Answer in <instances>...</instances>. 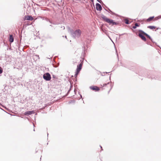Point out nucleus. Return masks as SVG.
I'll return each instance as SVG.
<instances>
[{
    "mask_svg": "<svg viewBox=\"0 0 161 161\" xmlns=\"http://www.w3.org/2000/svg\"><path fill=\"white\" fill-rule=\"evenodd\" d=\"M91 2H93V0H91Z\"/></svg>",
    "mask_w": 161,
    "mask_h": 161,
    "instance_id": "nucleus-17",
    "label": "nucleus"
},
{
    "mask_svg": "<svg viewBox=\"0 0 161 161\" xmlns=\"http://www.w3.org/2000/svg\"><path fill=\"white\" fill-rule=\"evenodd\" d=\"M33 18L30 15L25 16V20H33Z\"/></svg>",
    "mask_w": 161,
    "mask_h": 161,
    "instance_id": "nucleus-8",
    "label": "nucleus"
},
{
    "mask_svg": "<svg viewBox=\"0 0 161 161\" xmlns=\"http://www.w3.org/2000/svg\"><path fill=\"white\" fill-rule=\"evenodd\" d=\"M83 65V63H81L79 65H78L77 66V68L76 69V72L75 74V75L76 76H77L80 70L81 69L82 66Z\"/></svg>",
    "mask_w": 161,
    "mask_h": 161,
    "instance_id": "nucleus-3",
    "label": "nucleus"
},
{
    "mask_svg": "<svg viewBox=\"0 0 161 161\" xmlns=\"http://www.w3.org/2000/svg\"><path fill=\"white\" fill-rule=\"evenodd\" d=\"M90 88L91 90H92L95 91H98L100 90L99 87L96 86H92L90 87Z\"/></svg>",
    "mask_w": 161,
    "mask_h": 161,
    "instance_id": "nucleus-6",
    "label": "nucleus"
},
{
    "mask_svg": "<svg viewBox=\"0 0 161 161\" xmlns=\"http://www.w3.org/2000/svg\"><path fill=\"white\" fill-rule=\"evenodd\" d=\"M43 78L45 80L47 81L50 80L51 79V75L48 73L44 74L43 75Z\"/></svg>",
    "mask_w": 161,
    "mask_h": 161,
    "instance_id": "nucleus-4",
    "label": "nucleus"
},
{
    "mask_svg": "<svg viewBox=\"0 0 161 161\" xmlns=\"http://www.w3.org/2000/svg\"><path fill=\"white\" fill-rule=\"evenodd\" d=\"M132 28L134 29H136V27L134 25V26H133Z\"/></svg>",
    "mask_w": 161,
    "mask_h": 161,
    "instance_id": "nucleus-16",
    "label": "nucleus"
},
{
    "mask_svg": "<svg viewBox=\"0 0 161 161\" xmlns=\"http://www.w3.org/2000/svg\"><path fill=\"white\" fill-rule=\"evenodd\" d=\"M81 31L80 30L78 29L75 31L74 32V34L76 36L79 37L81 35Z\"/></svg>",
    "mask_w": 161,
    "mask_h": 161,
    "instance_id": "nucleus-5",
    "label": "nucleus"
},
{
    "mask_svg": "<svg viewBox=\"0 0 161 161\" xmlns=\"http://www.w3.org/2000/svg\"><path fill=\"white\" fill-rule=\"evenodd\" d=\"M135 25L136 27H138V26H139V25H138V24L137 23H136L135 24Z\"/></svg>",
    "mask_w": 161,
    "mask_h": 161,
    "instance_id": "nucleus-14",
    "label": "nucleus"
},
{
    "mask_svg": "<svg viewBox=\"0 0 161 161\" xmlns=\"http://www.w3.org/2000/svg\"><path fill=\"white\" fill-rule=\"evenodd\" d=\"M9 41L10 42H12L14 41V38L12 35H10L9 36Z\"/></svg>",
    "mask_w": 161,
    "mask_h": 161,
    "instance_id": "nucleus-12",
    "label": "nucleus"
},
{
    "mask_svg": "<svg viewBox=\"0 0 161 161\" xmlns=\"http://www.w3.org/2000/svg\"><path fill=\"white\" fill-rule=\"evenodd\" d=\"M125 23L126 24H129V21L128 20L126 21H125Z\"/></svg>",
    "mask_w": 161,
    "mask_h": 161,
    "instance_id": "nucleus-15",
    "label": "nucleus"
},
{
    "mask_svg": "<svg viewBox=\"0 0 161 161\" xmlns=\"http://www.w3.org/2000/svg\"><path fill=\"white\" fill-rule=\"evenodd\" d=\"M154 18V16L150 17L148 19H147L146 21V22H150V21H152Z\"/></svg>",
    "mask_w": 161,
    "mask_h": 161,
    "instance_id": "nucleus-11",
    "label": "nucleus"
},
{
    "mask_svg": "<svg viewBox=\"0 0 161 161\" xmlns=\"http://www.w3.org/2000/svg\"><path fill=\"white\" fill-rule=\"evenodd\" d=\"M3 72V70L1 67L0 66V74H2Z\"/></svg>",
    "mask_w": 161,
    "mask_h": 161,
    "instance_id": "nucleus-13",
    "label": "nucleus"
},
{
    "mask_svg": "<svg viewBox=\"0 0 161 161\" xmlns=\"http://www.w3.org/2000/svg\"><path fill=\"white\" fill-rule=\"evenodd\" d=\"M35 112L34 111H27L26 112H25L24 113V114L25 115H31L32 114H34Z\"/></svg>",
    "mask_w": 161,
    "mask_h": 161,
    "instance_id": "nucleus-10",
    "label": "nucleus"
},
{
    "mask_svg": "<svg viewBox=\"0 0 161 161\" xmlns=\"http://www.w3.org/2000/svg\"><path fill=\"white\" fill-rule=\"evenodd\" d=\"M102 18L104 21L108 23L110 25H117V23L114 22L113 20L110 19L105 16H103Z\"/></svg>",
    "mask_w": 161,
    "mask_h": 161,
    "instance_id": "nucleus-2",
    "label": "nucleus"
},
{
    "mask_svg": "<svg viewBox=\"0 0 161 161\" xmlns=\"http://www.w3.org/2000/svg\"><path fill=\"white\" fill-rule=\"evenodd\" d=\"M96 9L98 11H101L102 10V8L100 5L99 3H97L96 5Z\"/></svg>",
    "mask_w": 161,
    "mask_h": 161,
    "instance_id": "nucleus-9",
    "label": "nucleus"
},
{
    "mask_svg": "<svg viewBox=\"0 0 161 161\" xmlns=\"http://www.w3.org/2000/svg\"><path fill=\"white\" fill-rule=\"evenodd\" d=\"M144 36H146L147 38L150 39L151 38L150 36L148 35L145 33L142 30H139L138 31V36L141 38L142 40L145 42L146 41V38Z\"/></svg>",
    "mask_w": 161,
    "mask_h": 161,
    "instance_id": "nucleus-1",
    "label": "nucleus"
},
{
    "mask_svg": "<svg viewBox=\"0 0 161 161\" xmlns=\"http://www.w3.org/2000/svg\"><path fill=\"white\" fill-rule=\"evenodd\" d=\"M147 28H149V29H150L152 30L153 31H156V30L158 29V28H157L156 27L154 26H152V25L148 26L147 27Z\"/></svg>",
    "mask_w": 161,
    "mask_h": 161,
    "instance_id": "nucleus-7",
    "label": "nucleus"
}]
</instances>
